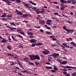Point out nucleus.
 <instances>
[{"mask_svg":"<svg viewBox=\"0 0 76 76\" xmlns=\"http://www.w3.org/2000/svg\"><path fill=\"white\" fill-rule=\"evenodd\" d=\"M8 55L10 56H12V57L14 56V55H12L11 53H8Z\"/></svg>","mask_w":76,"mask_h":76,"instance_id":"34","label":"nucleus"},{"mask_svg":"<svg viewBox=\"0 0 76 76\" xmlns=\"http://www.w3.org/2000/svg\"><path fill=\"white\" fill-rule=\"evenodd\" d=\"M12 39H13L14 41H15L17 42L18 41V40L17 39H16L15 38L13 37V36H12Z\"/></svg>","mask_w":76,"mask_h":76,"instance_id":"30","label":"nucleus"},{"mask_svg":"<svg viewBox=\"0 0 76 76\" xmlns=\"http://www.w3.org/2000/svg\"><path fill=\"white\" fill-rule=\"evenodd\" d=\"M52 39L53 41H56V40H57V39H56V38H52Z\"/></svg>","mask_w":76,"mask_h":76,"instance_id":"48","label":"nucleus"},{"mask_svg":"<svg viewBox=\"0 0 76 76\" xmlns=\"http://www.w3.org/2000/svg\"><path fill=\"white\" fill-rule=\"evenodd\" d=\"M71 40V41H72V38H67L66 39V41H70V40Z\"/></svg>","mask_w":76,"mask_h":76,"instance_id":"23","label":"nucleus"},{"mask_svg":"<svg viewBox=\"0 0 76 76\" xmlns=\"http://www.w3.org/2000/svg\"><path fill=\"white\" fill-rule=\"evenodd\" d=\"M20 34H22V35H25V33L22 31L20 32Z\"/></svg>","mask_w":76,"mask_h":76,"instance_id":"44","label":"nucleus"},{"mask_svg":"<svg viewBox=\"0 0 76 76\" xmlns=\"http://www.w3.org/2000/svg\"><path fill=\"white\" fill-rule=\"evenodd\" d=\"M71 45H73L74 47H76V44L75 43V42H71Z\"/></svg>","mask_w":76,"mask_h":76,"instance_id":"16","label":"nucleus"},{"mask_svg":"<svg viewBox=\"0 0 76 76\" xmlns=\"http://www.w3.org/2000/svg\"><path fill=\"white\" fill-rule=\"evenodd\" d=\"M6 13H5L4 15H2L1 17H3V18H4V17H6Z\"/></svg>","mask_w":76,"mask_h":76,"instance_id":"25","label":"nucleus"},{"mask_svg":"<svg viewBox=\"0 0 76 76\" xmlns=\"http://www.w3.org/2000/svg\"><path fill=\"white\" fill-rule=\"evenodd\" d=\"M40 56L41 57V58H44V56L43 55H40Z\"/></svg>","mask_w":76,"mask_h":76,"instance_id":"46","label":"nucleus"},{"mask_svg":"<svg viewBox=\"0 0 76 76\" xmlns=\"http://www.w3.org/2000/svg\"><path fill=\"white\" fill-rule=\"evenodd\" d=\"M15 13H17L18 14V13L19 12V11L17 10V9H15Z\"/></svg>","mask_w":76,"mask_h":76,"instance_id":"41","label":"nucleus"},{"mask_svg":"<svg viewBox=\"0 0 76 76\" xmlns=\"http://www.w3.org/2000/svg\"><path fill=\"white\" fill-rule=\"evenodd\" d=\"M27 33L28 34V35H33V33L30 31H27Z\"/></svg>","mask_w":76,"mask_h":76,"instance_id":"13","label":"nucleus"},{"mask_svg":"<svg viewBox=\"0 0 76 76\" xmlns=\"http://www.w3.org/2000/svg\"><path fill=\"white\" fill-rule=\"evenodd\" d=\"M7 48L8 50H11L12 48H11V46H10L9 45L7 47Z\"/></svg>","mask_w":76,"mask_h":76,"instance_id":"31","label":"nucleus"},{"mask_svg":"<svg viewBox=\"0 0 76 76\" xmlns=\"http://www.w3.org/2000/svg\"><path fill=\"white\" fill-rule=\"evenodd\" d=\"M29 7H31V8H28V9H31L32 7V5L31 4H29Z\"/></svg>","mask_w":76,"mask_h":76,"instance_id":"38","label":"nucleus"},{"mask_svg":"<svg viewBox=\"0 0 76 76\" xmlns=\"http://www.w3.org/2000/svg\"><path fill=\"white\" fill-rule=\"evenodd\" d=\"M59 56V54L54 53L52 54L50 56H53L54 58H58V56Z\"/></svg>","mask_w":76,"mask_h":76,"instance_id":"2","label":"nucleus"},{"mask_svg":"<svg viewBox=\"0 0 76 76\" xmlns=\"http://www.w3.org/2000/svg\"><path fill=\"white\" fill-rule=\"evenodd\" d=\"M32 9H33V10H35H35L37 9V8L35 7H33V8H32Z\"/></svg>","mask_w":76,"mask_h":76,"instance_id":"58","label":"nucleus"},{"mask_svg":"<svg viewBox=\"0 0 76 76\" xmlns=\"http://www.w3.org/2000/svg\"><path fill=\"white\" fill-rule=\"evenodd\" d=\"M4 25H5L6 26V27H7V28H9L10 29H11V31H13V30L14 29L15 30H16V29H17L16 28H12L11 27H10V26H8V25H7V24H4Z\"/></svg>","mask_w":76,"mask_h":76,"instance_id":"3","label":"nucleus"},{"mask_svg":"<svg viewBox=\"0 0 76 76\" xmlns=\"http://www.w3.org/2000/svg\"><path fill=\"white\" fill-rule=\"evenodd\" d=\"M53 69H54V70H56V71H57V70H58V68L56 67L54 68Z\"/></svg>","mask_w":76,"mask_h":76,"instance_id":"45","label":"nucleus"},{"mask_svg":"<svg viewBox=\"0 0 76 76\" xmlns=\"http://www.w3.org/2000/svg\"><path fill=\"white\" fill-rule=\"evenodd\" d=\"M16 2L18 3H20L21 2V1L20 0H16Z\"/></svg>","mask_w":76,"mask_h":76,"instance_id":"32","label":"nucleus"},{"mask_svg":"<svg viewBox=\"0 0 76 76\" xmlns=\"http://www.w3.org/2000/svg\"><path fill=\"white\" fill-rule=\"evenodd\" d=\"M58 13L57 12H55L54 13V15H58Z\"/></svg>","mask_w":76,"mask_h":76,"instance_id":"57","label":"nucleus"},{"mask_svg":"<svg viewBox=\"0 0 76 76\" xmlns=\"http://www.w3.org/2000/svg\"><path fill=\"white\" fill-rule=\"evenodd\" d=\"M23 18H26V16H28V14H23Z\"/></svg>","mask_w":76,"mask_h":76,"instance_id":"28","label":"nucleus"},{"mask_svg":"<svg viewBox=\"0 0 76 76\" xmlns=\"http://www.w3.org/2000/svg\"><path fill=\"white\" fill-rule=\"evenodd\" d=\"M66 63H67V61H63L62 62L61 64H66Z\"/></svg>","mask_w":76,"mask_h":76,"instance_id":"21","label":"nucleus"},{"mask_svg":"<svg viewBox=\"0 0 76 76\" xmlns=\"http://www.w3.org/2000/svg\"><path fill=\"white\" fill-rule=\"evenodd\" d=\"M23 5H24L27 8H31V7H29V4H26V3L25 2H23Z\"/></svg>","mask_w":76,"mask_h":76,"instance_id":"6","label":"nucleus"},{"mask_svg":"<svg viewBox=\"0 0 76 76\" xmlns=\"http://www.w3.org/2000/svg\"><path fill=\"white\" fill-rule=\"evenodd\" d=\"M29 57H30L31 60H35V56L34 55H29Z\"/></svg>","mask_w":76,"mask_h":76,"instance_id":"5","label":"nucleus"},{"mask_svg":"<svg viewBox=\"0 0 76 76\" xmlns=\"http://www.w3.org/2000/svg\"><path fill=\"white\" fill-rule=\"evenodd\" d=\"M18 57V56L17 55H15V56L14 57V58H16Z\"/></svg>","mask_w":76,"mask_h":76,"instance_id":"61","label":"nucleus"},{"mask_svg":"<svg viewBox=\"0 0 76 76\" xmlns=\"http://www.w3.org/2000/svg\"><path fill=\"white\" fill-rule=\"evenodd\" d=\"M39 9L36 8V9L35 10V12H36L37 14H39Z\"/></svg>","mask_w":76,"mask_h":76,"instance_id":"11","label":"nucleus"},{"mask_svg":"<svg viewBox=\"0 0 76 76\" xmlns=\"http://www.w3.org/2000/svg\"><path fill=\"white\" fill-rule=\"evenodd\" d=\"M63 29H64V30H66V31L67 28H66V26H63Z\"/></svg>","mask_w":76,"mask_h":76,"instance_id":"37","label":"nucleus"},{"mask_svg":"<svg viewBox=\"0 0 76 76\" xmlns=\"http://www.w3.org/2000/svg\"><path fill=\"white\" fill-rule=\"evenodd\" d=\"M47 22H50V23H51V22H52L51 20H47Z\"/></svg>","mask_w":76,"mask_h":76,"instance_id":"52","label":"nucleus"},{"mask_svg":"<svg viewBox=\"0 0 76 76\" xmlns=\"http://www.w3.org/2000/svg\"><path fill=\"white\" fill-rule=\"evenodd\" d=\"M66 76H70V74L67 73L66 75Z\"/></svg>","mask_w":76,"mask_h":76,"instance_id":"63","label":"nucleus"},{"mask_svg":"<svg viewBox=\"0 0 76 76\" xmlns=\"http://www.w3.org/2000/svg\"><path fill=\"white\" fill-rule=\"evenodd\" d=\"M60 9H61V10H64V7H63V6H62L61 7Z\"/></svg>","mask_w":76,"mask_h":76,"instance_id":"40","label":"nucleus"},{"mask_svg":"<svg viewBox=\"0 0 76 76\" xmlns=\"http://www.w3.org/2000/svg\"><path fill=\"white\" fill-rule=\"evenodd\" d=\"M56 9H60V7L58 6H56Z\"/></svg>","mask_w":76,"mask_h":76,"instance_id":"55","label":"nucleus"},{"mask_svg":"<svg viewBox=\"0 0 76 76\" xmlns=\"http://www.w3.org/2000/svg\"><path fill=\"white\" fill-rule=\"evenodd\" d=\"M29 41L31 42H32L33 43H36L37 42H36V40L35 39H31V40H30Z\"/></svg>","mask_w":76,"mask_h":76,"instance_id":"9","label":"nucleus"},{"mask_svg":"<svg viewBox=\"0 0 76 76\" xmlns=\"http://www.w3.org/2000/svg\"><path fill=\"white\" fill-rule=\"evenodd\" d=\"M29 38H34V36H32L31 35L29 37Z\"/></svg>","mask_w":76,"mask_h":76,"instance_id":"53","label":"nucleus"},{"mask_svg":"<svg viewBox=\"0 0 76 76\" xmlns=\"http://www.w3.org/2000/svg\"><path fill=\"white\" fill-rule=\"evenodd\" d=\"M63 45H64L65 47H66V46L67 45V44L66 43H63Z\"/></svg>","mask_w":76,"mask_h":76,"instance_id":"43","label":"nucleus"},{"mask_svg":"<svg viewBox=\"0 0 76 76\" xmlns=\"http://www.w3.org/2000/svg\"><path fill=\"white\" fill-rule=\"evenodd\" d=\"M48 62H50L51 61V60H52V58L49 57H48Z\"/></svg>","mask_w":76,"mask_h":76,"instance_id":"14","label":"nucleus"},{"mask_svg":"<svg viewBox=\"0 0 76 76\" xmlns=\"http://www.w3.org/2000/svg\"><path fill=\"white\" fill-rule=\"evenodd\" d=\"M48 25H51V24L50 23L47 22L46 23Z\"/></svg>","mask_w":76,"mask_h":76,"instance_id":"50","label":"nucleus"},{"mask_svg":"<svg viewBox=\"0 0 76 76\" xmlns=\"http://www.w3.org/2000/svg\"><path fill=\"white\" fill-rule=\"evenodd\" d=\"M72 3L73 4H75V3H76V1L74 2L75 1V0H72Z\"/></svg>","mask_w":76,"mask_h":76,"instance_id":"39","label":"nucleus"},{"mask_svg":"<svg viewBox=\"0 0 76 76\" xmlns=\"http://www.w3.org/2000/svg\"><path fill=\"white\" fill-rule=\"evenodd\" d=\"M39 31L41 32H44V30L41 29Z\"/></svg>","mask_w":76,"mask_h":76,"instance_id":"49","label":"nucleus"},{"mask_svg":"<svg viewBox=\"0 0 76 76\" xmlns=\"http://www.w3.org/2000/svg\"><path fill=\"white\" fill-rule=\"evenodd\" d=\"M18 14L20 15H23V13L21 12H20L19 11L18 12Z\"/></svg>","mask_w":76,"mask_h":76,"instance_id":"29","label":"nucleus"},{"mask_svg":"<svg viewBox=\"0 0 76 76\" xmlns=\"http://www.w3.org/2000/svg\"><path fill=\"white\" fill-rule=\"evenodd\" d=\"M51 71L52 72H53V73H55L56 72V70H51Z\"/></svg>","mask_w":76,"mask_h":76,"instance_id":"51","label":"nucleus"},{"mask_svg":"<svg viewBox=\"0 0 76 76\" xmlns=\"http://www.w3.org/2000/svg\"><path fill=\"white\" fill-rule=\"evenodd\" d=\"M17 31L18 32H20L22 31V29H20V28H19L17 29Z\"/></svg>","mask_w":76,"mask_h":76,"instance_id":"22","label":"nucleus"},{"mask_svg":"<svg viewBox=\"0 0 76 76\" xmlns=\"http://www.w3.org/2000/svg\"><path fill=\"white\" fill-rule=\"evenodd\" d=\"M17 61L20 67H21L23 69H24V68H23V67H22V63H21V62L20 63V61Z\"/></svg>","mask_w":76,"mask_h":76,"instance_id":"7","label":"nucleus"},{"mask_svg":"<svg viewBox=\"0 0 76 76\" xmlns=\"http://www.w3.org/2000/svg\"><path fill=\"white\" fill-rule=\"evenodd\" d=\"M63 7L64 8H66V7H67V6L66 5H62Z\"/></svg>","mask_w":76,"mask_h":76,"instance_id":"62","label":"nucleus"},{"mask_svg":"<svg viewBox=\"0 0 76 76\" xmlns=\"http://www.w3.org/2000/svg\"><path fill=\"white\" fill-rule=\"evenodd\" d=\"M60 1H61L62 3H66V1H64V0H60Z\"/></svg>","mask_w":76,"mask_h":76,"instance_id":"20","label":"nucleus"},{"mask_svg":"<svg viewBox=\"0 0 76 76\" xmlns=\"http://www.w3.org/2000/svg\"><path fill=\"white\" fill-rule=\"evenodd\" d=\"M63 74H64V75H66L67 74V72H63Z\"/></svg>","mask_w":76,"mask_h":76,"instance_id":"60","label":"nucleus"},{"mask_svg":"<svg viewBox=\"0 0 76 76\" xmlns=\"http://www.w3.org/2000/svg\"><path fill=\"white\" fill-rule=\"evenodd\" d=\"M40 57H39V56L38 55H36L35 56V60H40Z\"/></svg>","mask_w":76,"mask_h":76,"instance_id":"10","label":"nucleus"},{"mask_svg":"<svg viewBox=\"0 0 76 76\" xmlns=\"http://www.w3.org/2000/svg\"><path fill=\"white\" fill-rule=\"evenodd\" d=\"M6 3L8 4V5H10V3H11V2L9 0H6V1L5 2Z\"/></svg>","mask_w":76,"mask_h":76,"instance_id":"12","label":"nucleus"},{"mask_svg":"<svg viewBox=\"0 0 76 76\" xmlns=\"http://www.w3.org/2000/svg\"><path fill=\"white\" fill-rule=\"evenodd\" d=\"M32 1H29V2L30 3H31V4H33V5H34V6H36L37 5V4L35 3H34V2H32Z\"/></svg>","mask_w":76,"mask_h":76,"instance_id":"15","label":"nucleus"},{"mask_svg":"<svg viewBox=\"0 0 76 76\" xmlns=\"http://www.w3.org/2000/svg\"><path fill=\"white\" fill-rule=\"evenodd\" d=\"M10 25H14V26H16V24L15 23H14V22L13 23V22H12L11 23H10Z\"/></svg>","mask_w":76,"mask_h":76,"instance_id":"33","label":"nucleus"},{"mask_svg":"<svg viewBox=\"0 0 76 76\" xmlns=\"http://www.w3.org/2000/svg\"><path fill=\"white\" fill-rule=\"evenodd\" d=\"M42 53L45 55H47L49 56V55H48V54H50V52L49 50H48L47 49H45L44 51H42Z\"/></svg>","mask_w":76,"mask_h":76,"instance_id":"1","label":"nucleus"},{"mask_svg":"<svg viewBox=\"0 0 76 76\" xmlns=\"http://www.w3.org/2000/svg\"><path fill=\"white\" fill-rule=\"evenodd\" d=\"M46 69H53V67H49L47 66H46Z\"/></svg>","mask_w":76,"mask_h":76,"instance_id":"19","label":"nucleus"},{"mask_svg":"<svg viewBox=\"0 0 76 76\" xmlns=\"http://www.w3.org/2000/svg\"><path fill=\"white\" fill-rule=\"evenodd\" d=\"M66 31V32H67L68 34H69V33H72L73 32H74V30H71L70 29H67Z\"/></svg>","mask_w":76,"mask_h":76,"instance_id":"4","label":"nucleus"},{"mask_svg":"<svg viewBox=\"0 0 76 76\" xmlns=\"http://www.w3.org/2000/svg\"><path fill=\"white\" fill-rule=\"evenodd\" d=\"M42 45V43H39L37 44V45Z\"/></svg>","mask_w":76,"mask_h":76,"instance_id":"27","label":"nucleus"},{"mask_svg":"<svg viewBox=\"0 0 76 76\" xmlns=\"http://www.w3.org/2000/svg\"><path fill=\"white\" fill-rule=\"evenodd\" d=\"M39 22L41 24H42V23H45V21L44 20H40L39 21Z\"/></svg>","mask_w":76,"mask_h":76,"instance_id":"17","label":"nucleus"},{"mask_svg":"<svg viewBox=\"0 0 76 76\" xmlns=\"http://www.w3.org/2000/svg\"><path fill=\"white\" fill-rule=\"evenodd\" d=\"M46 64H48V65H50L51 64H50V63L48 62H46Z\"/></svg>","mask_w":76,"mask_h":76,"instance_id":"56","label":"nucleus"},{"mask_svg":"<svg viewBox=\"0 0 76 76\" xmlns=\"http://www.w3.org/2000/svg\"><path fill=\"white\" fill-rule=\"evenodd\" d=\"M46 34H47L48 35H51V33L48 31H47L46 32Z\"/></svg>","mask_w":76,"mask_h":76,"instance_id":"35","label":"nucleus"},{"mask_svg":"<svg viewBox=\"0 0 76 76\" xmlns=\"http://www.w3.org/2000/svg\"><path fill=\"white\" fill-rule=\"evenodd\" d=\"M34 63L36 65V66H38V64H39V62H35Z\"/></svg>","mask_w":76,"mask_h":76,"instance_id":"36","label":"nucleus"},{"mask_svg":"<svg viewBox=\"0 0 76 76\" xmlns=\"http://www.w3.org/2000/svg\"><path fill=\"white\" fill-rule=\"evenodd\" d=\"M62 49L65 51H67V50L66 48H62Z\"/></svg>","mask_w":76,"mask_h":76,"instance_id":"59","label":"nucleus"},{"mask_svg":"<svg viewBox=\"0 0 76 76\" xmlns=\"http://www.w3.org/2000/svg\"><path fill=\"white\" fill-rule=\"evenodd\" d=\"M12 15L11 14H10L9 15H7V18H11L12 17Z\"/></svg>","mask_w":76,"mask_h":76,"instance_id":"24","label":"nucleus"},{"mask_svg":"<svg viewBox=\"0 0 76 76\" xmlns=\"http://www.w3.org/2000/svg\"><path fill=\"white\" fill-rule=\"evenodd\" d=\"M44 10V11H42V14H44L45 13V11H44V10H45L43 9Z\"/></svg>","mask_w":76,"mask_h":76,"instance_id":"47","label":"nucleus"},{"mask_svg":"<svg viewBox=\"0 0 76 76\" xmlns=\"http://www.w3.org/2000/svg\"><path fill=\"white\" fill-rule=\"evenodd\" d=\"M29 59L28 58L26 57V58H24V61H26V62H27L28 61V60Z\"/></svg>","mask_w":76,"mask_h":76,"instance_id":"18","label":"nucleus"},{"mask_svg":"<svg viewBox=\"0 0 76 76\" xmlns=\"http://www.w3.org/2000/svg\"><path fill=\"white\" fill-rule=\"evenodd\" d=\"M72 76H76V72H74V73L72 74Z\"/></svg>","mask_w":76,"mask_h":76,"instance_id":"42","label":"nucleus"},{"mask_svg":"<svg viewBox=\"0 0 76 76\" xmlns=\"http://www.w3.org/2000/svg\"><path fill=\"white\" fill-rule=\"evenodd\" d=\"M63 67H64V68H66V69H67L68 68H72L73 69H76V67H73L72 66H63Z\"/></svg>","mask_w":76,"mask_h":76,"instance_id":"8","label":"nucleus"},{"mask_svg":"<svg viewBox=\"0 0 76 76\" xmlns=\"http://www.w3.org/2000/svg\"><path fill=\"white\" fill-rule=\"evenodd\" d=\"M3 39L4 43H6V42L7 41V40L4 39V38Z\"/></svg>","mask_w":76,"mask_h":76,"instance_id":"26","label":"nucleus"},{"mask_svg":"<svg viewBox=\"0 0 76 76\" xmlns=\"http://www.w3.org/2000/svg\"><path fill=\"white\" fill-rule=\"evenodd\" d=\"M61 46L62 47H63V48H65V46L64 45H62Z\"/></svg>","mask_w":76,"mask_h":76,"instance_id":"64","label":"nucleus"},{"mask_svg":"<svg viewBox=\"0 0 76 76\" xmlns=\"http://www.w3.org/2000/svg\"><path fill=\"white\" fill-rule=\"evenodd\" d=\"M66 22H67V23H72V22L70 21H69V20H67L66 21Z\"/></svg>","mask_w":76,"mask_h":76,"instance_id":"54","label":"nucleus"}]
</instances>
